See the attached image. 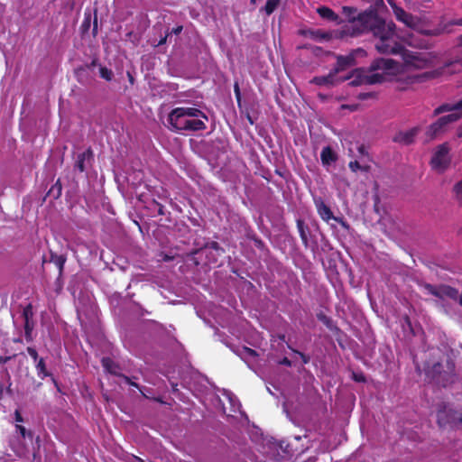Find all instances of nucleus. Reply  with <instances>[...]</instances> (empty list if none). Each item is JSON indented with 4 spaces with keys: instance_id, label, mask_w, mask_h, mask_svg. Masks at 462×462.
I'll return each instance as SVG.
<instances>
[{
    "instance_id": "obj_1",
    "label": "nucleus",
    "mask_w": 462,
    "mask_h": 462,
    "mask_svg": "<svg viewBox=\"0 0 462 462\" xmlns=\"http://www.w3.org/2000/svg\"><path fill=\"white\" fill-rule=\"evenodd\" d=\"M343 13L357 28L359 33L371 32L377 39L374 46L378 52L383 54H402L404 47L395 40V24L386 23L374 12H365L355 16L356 9L349 6L343 7Z\"/></svg>"
},
{
    "instance_id": "obj_2",
    "label": "nucleus",
    "mask_w": 462,
    "mask_h": 462,
    "mask_svg": "<svg viewBox=\"0 0 462 462\" xmlns=\"http://www.w3.org/2000/svg\"><path fill=\"white\" fill-rule=\"evenodd\" d=\"M393 11L396 20L406 27L426 35V37H438L444 33H450L452 25H462V19L453 21L449 23H434L426 15H417L406 12L402 7L393 5Z\"/></svg>"
},
{
    "instance_id": "obj_3",
    "label": "nucleus",
    "mask_w": 462,
    "mask_h": 462,
    "mask_svg": "<svg viewBox=\"0 0 462 462\" xmlns=\"http://www.w3.org/2000/svg\"><path fill=\"white\" fill-rule=\"evenodd\" d=\"M461 116V113H450L439 117L437 121L427 127L425 131V142L430 143L440 137L448 131L450 125L457 122Z\"/></svg>"
},
{
    "instance_id": "obj_4",
    "label": "nucleus",
    "mask_w": 462,
    "mask_h": 462,
    "mask_svg": "<svg viewBox=\"0 0 462 462\" xmlns=\"http://www.w3.org/2000/svg\"><path fill=\"white\" fill-rule=\"evenodd\" d=\"M170 129L175 132L179 131H202L207 128L204 121L200 119H189L184 116H176V115L169 114L167 119Z\"/></svg>"
},
{
    "instance_id": "obj_5",
    "label": "nucleus",
    "mask_w": 462,
    "mask_h": 462,
    "mask_svg": "<svg viewBox=\"0 0 462 462\" xmlns=\"http://www.w3.org/2000/svg\"><path fill=\"white\" fill-rule=\"evenodd\" d=\"M437 422L439 428H457L462 425V412L442 403L437 411Z\"/></svg>"
},
{
    "instance_id": "obj_6",
    "label": "nucleus",
    "mask_w": 462,
    "mask_h": 462,
    "mask_svg": "<svg viewBox=\"0 0 462 462\" xmlns=\"http://www.w3.org/2000/svg\"><path fill=\"white\" fill-rule=\"evenodd\" d=\"M450 162L449 147L447 143H444L437 146L430 164L434 171L443 173L448 168Z\"/></svg>"
},
{
    "instance_id": "obj_7",
    "label": "nucleus",
    "mask_w": 462,
    "mask_h": 462,
    "mask_svg": "<svg viewBox=\"0 0 462 462\" xmlns=\"http://www.w3.org/2000/svg\"><path fill=\"white\" fill-rule=\"evenodd\" d=\"M448 371H445L442 373V365L440 363L434 364L430 370L428 372V374L436 381L437 383L442 385L443 387L448 386L452 383L455 380L456 374L454 373V364L450 361H448Z\"/></svg>"
},
{
    "instance_id": "obj_8",
    "label": "nucleus",
    "mask_w": 462,
    "mask_h": 462,
    "mask_svg": "<svg viewBox=\"0 0 462 462\" xmlns=\"http://www.w3.org/2000/svg\"><path fill=\"white\" fill-rule=\"evenodd\" d=\"M425 289L429 291V293L439 299L448 298L451 300H457L459 295L458 291L449 285L435 287L434 285L427 283L425 285Z\"/></svg>"
},
{
    "instance_id": "obj_9",
    "label": "nucleus",
    "mask_w": 462,
    "mask_h": 462,
    "mask_svg": "<svg viewBox=\"0 0 462 462\" xmlns=\"http://www.w3.org/2000/svg\"><path fill=\"white\" fill-rule=\"evenodd\" d=\"M420 130V126H414L406 131H399L393 137V141L402 145H411L415 142Z\"/></svg>"
},
{
    "instance_id": "obj_10",
    "label": "nucleus",
    "mask_w": 462,
    "mask_h": 462,
    "mask_svg": "<svg viewBox=\"0 0 462 462\" xmlns=\"http://www.w3.org/2000/svg\"><path fill=\"white\" fill-rule=\"evenodd\" d=\"M384 80V75L383 73L373 72L371 74H360L349 83L352 86H359L362 84H377L382 83Z\"/></svg>"
},
{
    "instance_id": "obj_11",
    "label": "nucleus",
    "mask_w": 462,
    "mask_h": 462,
    "mask_svg": "<svg viewBox=\"0 0 462 462\" xmlns=\"http://www.w3.org/2000/svg\"><path fill=\"white\" fill-rule=\"evenodd\" d=\"M296 226L303 246L306 249L311 248L312 250H314L317 247V242L312 241V243L310 244V239L311 238V234L309 226L304 222V220L300 218L297 219Z\"/></svg>"
},
{
    "instance_id": "obj_12",
    "label": "nucleus",
    "mask_w": 462,
    "mask_h": 462,
    "mask_svg": "<svg viewBox=\"0 0 462 462\" xmlns=\"http://www.w3.org/2000/svg\"><path fill=\"white\" fill-rule=\"evenodd\" d=\"M413 31V29H411ZM414 32H416V31L414 30ZM418 34L420 35H417L415 33H408L405 37H404V42L411 47L412 48H417V49H421V50H428V49H430L432 47V44L430 42V41L424 37H421V36H424L423 34L417 32Z\"/></svg>"
},
{
    "instance_id": "obj_13",
    "label": "nucleus",
    "mask_w": 462,
    "mask_h": 462,
    "mask_svg": "<svg viewBox=\"0 0 462 462\" xmlns=\"http://www.w3.org/2000/svg\"><path fill=\"white\" fill-rule=\"evenodd\" d=\"M409 58L408 62L417 69H425L432 65L433 57L430 53H413Z\"/></svg>"
},
{
    "instance_id": "obj_14",
    "label": "nucleus",
    "mask_w": 462,
    "mask_h": 462,
    "mask_svg": "<svg viewBox=\"0 0 462 462\" xmlns=\"http://www.w3.org/2000/svg\"><path fill=\"white\" fill-rule=\"evenodd\" d=\"M314 204L319 216L323 221L328 222L331 219L338 220V218L334 217L332 210L321 198H315Z\"/></svg>"
},
{
    "instance_id": "obj_15",
    "label": "nucleus",
    "mask_w": 462,
    "mask_h": 462,
    "mask_svg": "<svg viewBox=\"0 0 462 462\" xmlns=\"http://www.w3.org/2000/svg\"><path fill=\"white\" fill-rule=\"evenodd\" d=\"M170 114L176 115V116L202 117L205 120H208L206 114L196 107H176L172 109Z\"/></svg>"
},
{
    "instance_id": "obj_16",
    "label": "nucleus",
    "mask_w": 462,
    "mask_h": 462,
    "mask_svg": "<svg viewBox=\"0 0 462 462\" xmlns=\"http://www.w3.org/2000/svg\"><path fill=\"white\" fill-rule=\"evenodd\" d=\"M356 63V58L353 54H349L346 56L338 55L337 56V63L335 68L333 69L336 74L351 68Z\"/></svg>"
},
{
    "instance_id": "obj_17",
    "label": "nucleus",
    "mask_w": 462,
    "mask_h": 462,
    "mask_svg": "<svg viewBox=\"0 0 462 462\" xmlns=\"http://www.w3.org/2000/svg\"><path fill=\"white\" fill-rule=\"evenodd\" d=\"M336 76H337V74L334 72V70H331L326 76H318V77L313 78L311 82L317 86H333L338 82H341V81L350 79V77H346V78H344V79L338 80V79H336Z\"/></svg>"
},
{
    "instance_id": "obj_18",
    "label": "nucleus",
    "mask_w": 462,
    "mask_h": 462,
    "mask_svg": "<svg viewBox=\"0 0 462 462\" xmlns=\"http://www.w3.org/2000/svg\"><path fill=\"white\" fill-rule=\"evenodd\" d=\"M397 65V62L393 60V59H385V58H379L375 59L370 65V69L372 71L375 70H392Z\"/></svg>"
},
{
    "instance_id": "obj_19",
    "label": "nucleus",
    "mask_w": 462,
    "mask_h": 462,
    "mask_svg": "<svg viewBox=\"0 0 462 462\" xmlns=\"http://www.w3.org/2000/svg\"><path fill=\"white\" fill-rule=\"evenodd\" d=\"M462 110V99L459 100L455 105L450 104H442L439 106L436 107L432 113V116H438L440 114L446 113V112H451V113H458L457 111Z\"/></svg>"
},
{
    "instance_id": "obj_20",
    "label": "nucleus",
    "mask_w": 462,
    "mask_h": 462,
    "mask_svg": "<svg viewBox=\"0 0 462 462\" xmlns=\"http://www.w3.org/2000/svg\"><path fill=\"white\" fill-rule=\"evenodd\" d=\"M317 13L319 14V15L326 20V21H328V22H333V23H340V17L338 16V14H337L331 8L329 7H327V6H320L317 9Z\"/></svg>"
},
{
    "instance_id": "obj_21",
    "label": "nucleus",
    "mask_w": 462,
    "mask_h": 462,
    "mask_svg": "<svg viewBox=\"0 0 462 462\" xmlns=\"http://www.w3.org/2000/svg\"><path fill=\"white\" fill-rule=\"evenodd\" d=\"M93 157V152L90 148L86 150L85 152L78 154L77 161L75 162V169L79 172H83L86 171V161H89Z\"/></svg>"
},
{
    "instance_id": "obj_22",
    "label": "nucleus",
    "mask_w": 462,
    "mask_h": 462,
    "mask_svg": "<svg viewBox=\"0 0 462 462\" xmlns=\"http://www.w3.org/2000/svg\"><path fill=\"white\" fill-rule=\"evenodd\" d=\"M320 160L324 166H328L333 162H336L337 160V153L333 151V149L328 145L325 146L320 153Z\"/></svg>"
},
{
    "instance_id": "obj_23",
    "label": "nucleus",
    "mask_w": 462,
    "mask_h": 462,
    "mask_svg": "<svg viewBox=\"0 0 462 462\" xmlns=\"http://www.w3.org/2000/svg\"><path fill=\"white\" fill-rule=\"evenodd\" d=\"M35 368H36L37 375L39 378L43 380L46 377H51L52 382L57 385V382H56L55 378L53 377L52 374L47 370L45 360L42 357H41L37 361V363L35 365Z\"/></svg>"
},
{
    "instance_id": "obj_24",
    "label": "nucleus",
    "mask_w": 462,
    "mask_h": 462,
    "mask_svg": "<svg viewBox=\"0 0 462 462\" xmlns=\"http://www.w3.org/2000/svg\"><path fill=\"white\" fill-rule=\"evenodd\" d=\"M317 319L322 322L330 331L338 330V328L335 325L332 319L327 316L324 312L320 311L317 313Z\"/></svg>"
},
{
    "instance_id": "obj_25",
    "label": "nucleus",
    "mask_w": 462,
    "mask_h": 462,
    "mask_svg": "<svg viewBox=\"0 0 462 462\" xmlns=\"http://www.w3.org/2000/svg\"><path fill=\"white\" fill-rule=\"evenodd\" d=\"M62 185L60 180H58L49 189L47 196L51 197L53 199H57L61 196Z\"/></svg>"
},
{
    "instance_id": "obj_26",
    "label": "nucleus",
    "mask_w": 462,
    "mask_h": 462,
    "mask_svg": "<svg viewBox=\"0 0 462 462\" xmlns=\"http://www.w3.org/2000/svg\"><path fill=\"white\" fill-rule=\"evenodd\" d=\"M237 355L243 358V359H249V358H255L256 356H258V354L255 350L250 348V347H247V346H243L241 349H239L237 351Z\"/></svg>"
},
{
    "instance_id": "obj_27",
    "label": "nucleus",
    "mask_w": 462,
    "mask_h": 462,
    "mask_svg": "<svg viewBox=\"0 0 462 462\" xmlns=\"http://www.w3.org/2000/svg\"><path fill=\"white\" fill-rule=\"evenodd\" d=\"M24 337L27 342H32L33 340L32 338V330L34 328V322L33 320H25L24 325Z\"/></svg>"
},
{
    "instance_id": "obj_28",
    "label": "nucleus",
    "mask_w": 462,
    "mask_h": 462,
    "mask_svg": "<svg viewBox=\"0 0 462 462\" xmlns=\"http://www.w3.org/2000/svg\"><path fill=\"white\" fill-rule=\"evenodd\" d=\"M51 262H52L57 266V268L60 271V273H61L63 271L65 262H66L65 256L54 254L51 253Z\"/></svg>"
},
{
    "instance_id": "obj_29",
    "label": "nucleus",
    "mask_w": 462,
    "mask_h": 462,
    "mask_svg": "<svg viewBox=\"0 0 462 462\" xmlns=\"http://www.w3.org/2000/svg\"><path fill=\"white\" fill-rule=\"evenodd\" d=\"M281 0H267L264 5V11L267 15L272 14L280 5Z\"/></svg>"
},
{
    "instance_id": "obj_30",
    "label": "nucleus",
    "mask_w": 462,
    "mask_h": 462,
    "mask_svg": "<svg viewBox=\"0 0 462 462\" xmlns=\"http://www.w3.org/2000/svg\"><path fill=\"white\" fill-rule=\"evenodd\" d=\"M349 169L353 172H356L357 171H362L367 172L370 170V166L368 165H361L357 161H352L348 164Z\"/></svg>"
},
{
    "instance_id": "obj_31",
    "label": "nucleus",
    "mask_w": 462,
    "mask_h": 462,
    "mask_svg": "<svg viewBox=\"0 0 462 462\" xmlns=\"http://www.w3.org/2000/svg\"><path fill=\"white\" fill-rule=\"evenodd\" d=\"M99 75L102 79H106V81H111L114 76L113 71L105 67V66H99Z\"/></svg>"
},
{
    "instance_id": "obj_32",
    "label": "nucleus",
    "mask_w": 462,
    "mask_h": 462,
    "mask_svg": "<svg viewBox=\"0 0 462 462\" xmlns=\"http://www.w3.org/2000/svg\"><path fill=\"white\" fill-rule=\"evenodd\" d=\"M22 315L24 321L33 320L32 305L31 303H29L27 306L23 308Z\"/></svg>"
},
{
    "instance_id": "obj_33",
    "label": "nucleus",
    "mask_w": 462,
    "mask_h": 462,
    "mask_svg": "<svg viewBox=\"0 0 462 462\" xmlns=\"http://www.w3.org/2000/svg\"><path fill=\"white\" fill-rule=\"evenodd\" d=\"M90 26H91V15L89 14H85L84 20L80 26L82 33L87 32L89 30Z\"/></svg>"
},
{
    "instance_id": "obj_34",
    "label": "nucleus",
    "mask_w": 462,
    "mask_h": 462,
    "mask_svg": "<svg viewBox=\"0 0 462 462\" xmlns=\"http://www.w3.org/2000/svg\"><path fill=\"white\" fill-rule=\"evenodd\" d=\"M204 247L209 248V249L215 250L217 252H220V253L225 252L224 249L220 246V245L216 241H210V242L206 243Z\"/></svg>"
},
{
    "instance_id": "obj_35",
    "label": "nucleus",
    "mask_w": 462,
    "mask_h": 462,
    "mask_svg": "<svg viewBox=\"0 0 462 462\" xmlns=\"http://www.w3.org/2000/svg\"><path fill=\"white\" fill-rule=\"evenodd\" d=\"M15 429L16 431L19 432L23 439H25L26 437H29L30 439L32 438V433L31 431H27L23 426L16 424Z\"/></svg>"
},
{
    "instance_id": "obj_36",
    "label": "nucleus",
    "mask_w": 462,
    "mask_h": 462,
    "mask_svg": "<svg viewBox=\"0 0 462 462\" xmlns=\"http://www.w3.org/2000/svg\"><path fill=\"white\" fill-rule=\"evenodd\" d=\"M454 193L458 200H462V180L454 186Z\"/></svg>"
},
{
    "instance_id": "obj_37",
    "label": "nucleus",
    "mask_w": 462,
    "mask_h": 462,
    "mask_svg": "<svg viewBox=\"0 0 462 462\" xmlns=\"http://www.w3.org/2000/svg\"><path fill=\"white\" fill-rule=\"evenodd\" d=\"M102 365L103 367L107 370L109 373H114L111 369L112 367V365H113V361L109 358V357H104L102 358Z\"/></svg>"
},
{
    "instance_id": "obj_38",
    "label": "nucleus",
    "mask_w": 462,
    "mask_h": 462,
    "mask_svg": "<svg viewBox=\"0 0 462 462\" xmlns=\"http://www.w3.org/2000/svg\"><path fill=\"white\" fill-rule=\"evenodd\" d=\"M27 353L29 354V356L35 361L37 362L41 357H39L38 356V352L37 350L34 348V347H32V346H28L27 347Z\"/></svg>"
},
{
    "instance_id": "obj_39",
    "label": "nucleus",
    "mask_w": 462,
    "mask_h": 462,
    "mask_svg": "<svg viewBox=\"0 0 462 462\" xmlns=\"http://www.w3.org/2000/svg\"><path fill=\"white\" fill-rule=\"evenodd\" d=\"M152 204L154 205L155 207H157V213H158V215H160V216H164L165 215L164 206L162 204L159 203L155 199L152 200Z\"/></svg>"
},
{
    "instance_id": "obj_40",
    "label": "nucleus",
    "mask_w": 462,
    "mask_h": 462,
    "mask_svg": "<svg viewBox=\"0 0 462 462\" xmlns=\"http://www.w3.org/2000/svg\"><path fill=\"white\" fill-rule=\"evenodd\" d=\"M234 92H235V96H236L237 104H238V106H240V104H241V92H240L239 85H238L237 82H236L235 85H234Z\"/></svg>"
},
{
    "instance_id": "obj_41",
    "label": "nucleus",
    "mask_w": 462,
    "mask_h": 462,
    "mask_svg": "<svg viewBox=\"0 0 462 462\" xmlns=\"http://www.w3.org/2000/svg\"><path fill=\"white\" fill-rule=\"evenodd\" d=\"M289 348L291 349L294 353L298 354L300 356L302 363L304 365H306L310 362V357L308 356H306L304 353L295 350V349L291 348L290 346H289Z\"/></svg>"
},
{
    "instance_id": "obj_42",
    "label": "nucleus",
    "mask_w": 462,
    "mask_h": 462,
    "mask_svg": "<svg viewBox=\"0 0 462 462\" xmlns=\"http://www.w3.org/2000/svg\"><path fill=\"white\" fill-rule=\"evenodd\" d=\"M373 97H374V94L372 93V92H362V93L358 94L357 98L359 100H366V99L371 98Z\"/></svg>"
},
{
    "instance_id": "obj_43",
    "label": "nucleus",
    "mask_w": 462,
    "mask_h": 462,
    "mask_svg": "<svg viewBox=\"0 0 462 462\" xmlns=\"http://www.w3.org/2000/svg\"><path fill=\"white\" fill-rule=\"evenodd\" d=\"M252 240L254 241V245L258 248V249H263L264 247V243L263 242V240L259 237H256V236H254L252 237Z\"/></svg>"
},
{
    "instance_id": "obj_44",
    "label": "nucleus",
    "mask_w": 462,
    "mask_h": 462,
    "mask_svg": "<svg viewBox=\"0 0 462 462\" xmlns=\"http://www.w3.org/2000/svg\"><path fill=\"white\" fill-rule=\"evenodd\" d=\"M121 376L123 377V379L125 380V382L126 383H128L129 385L134 386V387H135V388H137V389H139V388H140L139 384H138V383H134V382L132 380V378H131V377L126 376V375H124V374H122Z\"/></svg>"
},
{
    "instance_id": "obj_45",
    "label": "nucleus",
    "mask_w": 462,
    "mask_h": 462,
    "mask_svg": "<svg viewBox=\"0 0 462 462\" xmlns=\"http://www.w3.org/2000/svg\"><path fill=\"white\" fill-rule=\"evenodd\" d=\"M311 34L315 37H319V38H321V39H328V35L327 33H324V32H320L319 31H317V32H312Z\"/></svg>"
},
{
    "instance_id": "obj_46",
    "label": "nucleus",
    "mask_w": 462,
    "mask_h": 462,
    "mask_svg": "<svg viewBox=\"0 0 462 462\" xmlns=\"http://www.w3.org/2000/svg\"><path fill=\"white\" fill-rule=\"evenodd\" d=\"M92 34L94 37L97 34V17L96 14H95L94 21H93Z\"/></svg>"
},
{
    "instance_id": "obj_47",
    "label": "nucleus",
    "mask_w": 462,
    "mask_h": 462,
    "mask_svg": "<svg viewBox=\"0 0 462 462\" xmlns=\"http://www.w3.org/2000/svg\"><path fill=\"white\" fill-rule=\"evenodd\" d=\"M280 365H285V366H291V361L288 357H283L279 361Z\"/></svg>"
},
{
    "instance_id": "obj_48",
    "label": "nucleus",
    "mask_w": 462,
    "mask_h": 462,
    "mask_svg": "<svg viewBox=\"0 0 462 462\" xmlns=\"http://www.w3.org/2000/svg\"><path fill=\"white\" fill-rule=\"evenodd\" d=\"M14 420L16 422H23V418L19 410H15L14 411Z\"/></svg>"
},
{
    "instance_id": "obj_49",
    "label": "nucleus",
    "mask_w": 462,
    "mask_h": 462,
    "mask_svg": "<svg viewBox=\"0 0 462 462\" xmlns=\"http://www.w3.org/2000/svg\"><path fill=\"white\" fill-rule=\"evenodd\" d=\"M97 65H99V64H98V60H97V58H95V59H93V60H91V62H90V63L86 64V68H87V69H91L92 68H94V67H96V66H97Z\"/></svg>"
},
{
    "instance_id": "obj_50",
    "label": "nucleus",
    "mask_w": 462,
    "mask_h": 462,
    "mask_svg": "<svg viewBox=\"0 0 462 462\" xmlns=\"http://www.w3.org/2000/svg\"><path fill=\"white\" fill-rule=\"evenodd\" d=\"M183 30V27L181 25H179L175 28H173L171 32V33H174L176 35L180 34Z\"/></svg>"
},
{
    "instance_id": "obj_51",
    "label": "nucleus",
    "mask_w": 462,
    "mask_h": 462,
    "mask_svg": "<svg viewBox=\"0 0 462 462\" xmlns=\"http://www.w3.org/2000/svg\"><path fill=\"white\" fill-rule=\"evenodd\" d=\"M354 379L356 382H365V377L363 374H354Z\"/></svg>"
},
{
    "instance_id": "obj_52",
    "label": "nucleus",
    "mask_w": 462,
    "mask_h": 462,
    "mask_svg": "<svg viewBox=\"0 0 462 462\" xmlns=\"http://www.w3.org/2000/svg\"><path fill=\"white\" fill-rule=\"evenodd\" d=\"M12 359V356H0V364H5Z\"/></svg>"
},
{
    "instance_id": "obj_53",
    "label": "nucleus",
    "mask_w": 462,
    "mask_h": 462,
    "mask_svg": "<svg viewBox=\"0 0 462 462\" xmlns=\"http://www.w3.org/2000/svg\"><path fill=\"white\" fill-rule=\"evenodd\" d=\"M168 36H169V33H167V34L165 35V37L162 38V39L159 41L158 45H162V44H164V43L166 42V41H167Z\"/></svg>"
},
{
    "instance_id": "obj_54",
    "label": "nucleus",
    "mask_w": 462,
    "mask_h": 462,
    "mask_svg": "<svg viewBox=\"0 0 462 462\" xmlns=\"http://www.w3.org/2000/svg\"><path fill=\"white\" fill-rule=\"evenodd\" d=\"M127 77H128L129 82L131 84H134V79L133 75L130 72H127Z\"/></svg>"
},
{
    "instance_id": "obj_55",
    "label": "nucleus",
    "mask_w": 462,
    "mask_h": 462,
    "mask_svg": "<svg viewBox=\"0 0 462 462\" xmlns=\"http://www.w3.org/2000/svg\"><path fill=\"white\" fill-rule=\"evenodd\" d=\"M457 45L462 47V34L457 37Z\"/></svg>"
},
{
    "instance_id": "obj_56",
    "label": "nucleus",
    "mask_w": 462,
    "mask_h": 462,
    "mask_svg": "<svg viewBox=\"0 0 462 462\" xmlns=\"http://www.w3.org/2000/svg\"><path fill=\"white\" fill-rule=\"evenodd\" d=\"M358 151L360 153H364L365 152V147L362 145L358 148Z\"/></svg>"
},
{
    "instance_id": "obj_57",
    "label": "nucleus",
    "mask_w": 462,
    "mask_h": 462,
    "mask_svg": "<svg viewBox=\"0 0 462 462\" xmlns=\"http://www.w3.org/2000/svg\"><path fill=\"white\" fill-rule=\"evenodd\" d=\"M458 296H459V304L462 306V291H461V294Z\"/></svg>"
},
{
    "instance_id": "obj_58",
    "label": "nucleus",
    "mask_w": 462,
    "mask_h": 462,
    "mask_svg": "<svg viewBox=\"0 0 462 462\" xmlns=\"http://www.w3.org/2000/svg\"><path fill=\"white\" fill-rule=\"evenodd\" d=\"M14 342H15V343H21V342H22V339H21V338H15V339H14Z\"/></svg>"
},
{
    "instance_id": "obj_59",
    "label": "nucleus",
    "mask_w": 462,
    "mask_h": 462,
    "mask_svg": "<svg viewBox=\"0 0 462 462\" xmlns=\"http://www.w3.org/2000/svg\"><path fill=\"white\" fill-rule=\"evenodd\" d=\"M2 395H3V386L1 385L0 386V399L2 398Z\"/></svg>"
},
{
    "instance_id": "obj_60",
    "label": "nucleus",
    "mask_w": 462,
    "mask_h": 462,
    "mask_svg": "<svg viewBox=\"0 0 462 462\" xmlns=\"http://www.w3.org/2000/svg\"><path fill=\"white\" fill-rule=\"evenodd\" d=\"M250 2H251L252 5H255L256 0H250Z\"/></svg>"
},
{
    "instance_id": "obj_61",
    "label": "nucleus",
    "mask_w": 462,
    "mask_h": 462,
    "mask_svg": "<svg viewBox=\"0 0 462 462\" xmlns=\"http://www.w3.org/2000/svg\"><path fill=\"white\" fill-rule=\"evenodd\" d=\"M459 135L462 134V126L459 128V133H458Z\"/></svg>"
},
{
    "instance_id": "obj_62",
    "label": "nucleus",
    "mask_w": 462,
    "mask_h": 462,
    "mask_svg": "<svg viewBox=\"0 0 462 462\" xmlns=\"http://www.w3.org/2000/svg\"><path fill=\"white\" fill-rule=\"evenodd\" d=\"M284 338H285V336H284V335H282V336H281V337H280V339H282V340H284Z\"/></svg>"
},
{
    "instance_id": "obj_63",
    "label": "nucleus",
    "mask_w": 462,
    "mask_h": 462,
    "mask_svg": "<svg viewBox=\"0 0 462 462\" xmlns=\"http://www.w3.org/2000/svg\"><path fill=\"white\" fill-rule=\"evenodd\" d=\"M164 259H165L166 261H168V260H170L171 258H170L169 256H166Z\"/></svg>"
}]
</instances>
